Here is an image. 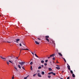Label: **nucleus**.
Returning a JSON list of instances; mask_svg holds the SVG:
<instances>
[{
    "instance_id": "47",
    "label": "nucleus",
    "mask_w": 79,
    "mask_h": 79,
    "mask_svg": "<svg viewBox=\"0 0 79 79\" xmlns=\"http://www.w3.org/2000/svg\"><path fill=\"white\" fill-rule=\"evenodd\" d=\"M62 73H64V71H62Z\"/></svg>"
},
{
    "instance_id": "18",
    "label": "nucleus",
    "mask_w": 79,
    "mask_h": 79,
    "mask_svg": "<svg viewBox=\"0 0 79 79\" xmlns=\"http://www.w3.org/2000/svg\"><path fill=\"white\" fill-rule=\"evenodd\" d=\"M35 56H36V57H37V58H39V56H37V54H35Z\"/></svg>"
},
{
    "instance_id": "17",
    "label": "nucleus",
    "mask_w": 79,
    "mask_h": 79,
    "mask_svg": "<svg viewBox=\"0 0 79 79\" xmlns=\"http://www.w3.org/2000/svg\"><path fill=\"white\" fill-rule=\"evenodd\" d=\"M9 62L10 63H12V64H13V63L11 61V60H9Z\"/></svg>"
},
{
    "instance_id": "56",
    "label": "nucleus",
    "mask_w": 79,
    "mask_h": 79,
    "mask_svg": "<svg viewBox=\"0 0 79 79\" xmlns=\"http://www.w3.org/2000/svg\"><path fill=\"white\" fill-rule=\"evenodd\" d=\"M1 79H2V78H1Z\"/></svg>"
},
{
    "instance_id": "4",
    "label": "nucleus",
    "mask_w": 79,
    "mask_h": 79,
    "mask_svg": "<svg viewBox=\"0 0 79 79\" xmlns=\"http://www.w3.org/2000/svg\"><path fill=\"white\" fill-rule=\"evenodd\" d=\"M67 68L69 70H71V68H70V66H69V64H67Z\"/></svg>"
},
{
    "instance_id": "16",
    "label": "nucleus",
    "mask_w": 79,
    "mask_h": 79,
    "mask_svg": "<svg viewBox=\"0 0 79 79\" xmlns=\"http://www.w3.org/2000/svg\"><path fill=\"white\" fill-rule=\"evenodd\" d=\"M0 57L2 59H4V60H6V58L2 57V56H0Z\"/></svg>"
},
{
    "instance_id": "20",
    "label": "nucleus",
    "mask_w": 79,
    "mask_h": 79,
    "mask_svg": "<svg viewBox=\"0 0 79 79\" xmlns=\"http://www.w3.org/2000/svg\"><path fill=\"white\" fill-rule=\"evenodd\" d=\"M28 77H29V75H28L26 77H25L24 79H27Z\"/></svg>"
},
{
    "instance_id": "43",
    "label": "nucleus",
    "mask_w": 79,
    "mask_h": 79,
    "mask_svg": "<svg viewBox=\"0 0 79 79\" xmlns=\"http://www.w3.org/2000/svg\"><path fill=\"white\" fill-rule=\"evenodd\" d=\"M12 79H15V77H12Z\"/></svg>"
},
{
    "instance_id": "51",
    "label": "nucleus",
    "mask_w": 79,
    "mask_h": 79,
    "mask_svg": "<svg viewBox=\"0 0 79 79\" xmlns=\"http://www.w3.org/2000/svg\"><path fill=\"white\" fill-rule=\"evenodd\" d=\"M38 40H40V39L39 38H38Z\"/></svg>"
},
{
    "instance_id": "50",
    "label": "nucleus",
    "mask_w": 79,
    "mask_h": 79,
    "mask_svg": "<svg viewBox=\"0 0 79 79\" xmlns=\"http://www.w3.org/2000/svg\"><path fill=\"white\" fill-rule=\"evenodd\" d=\"M42 67H44V65H41Z\"/></svg>"
},
{
    "instance_id": "53",
    "label": "nucleus",
    "mask_w": 79,
    "mask_h": 79,
    "mask_svg": "<svg viewBox=\"0 0 79 79\" xmlns=\"http://www.w3.org/2000/svg\"><path fill=\"white\" fill-rule=\"evenodd\" d=\"M1 16V15H0V16Z\"/></svg>"
},
{
    "instance_id": "55",
    "label": "nucleus",
    "mask_w": 79,
    "mask_h": 79,
    "mask_svg": "<svg viewBox=\"0 0 79 79\" xmlns=\"http://www.w3.org/2000/svg\"><path fill=\"white\" fill-rule=\"evenodd\" d=\"M34 53H35V52H34Z\"/></svg>"
},
{
    "instance_id": "34",
    "label": "nucleus",
    "mask_w": 79,
    "mask_h": 79,
    "mask_svg": "<svg viewBox=\"0 0 79 79\" xmlns=\"http://www.w3.org/2000/svg\"><path fill=\"white\" fill-rule=\"evenodd\" d=\"M53 44H54V45H55V42L54 41L53 42Z\"/></svg>"
},
{
    "instance_id": "35",
    "label": "nucleus",
    "mask_w": 79,
    "mask_h": 79,
    "mask_svg": "<svg viewBox=\"0 0 79 79\" xmlns=\"http://www.w3.org/2000/svg\"><path fill=\"white\" fill-rule=\"evenodd\" d=\"M45 62H46V63H47V62H48V60H46L45 61Z\"/></svg>"
},
{
    "instance_id": "48",
    "label": "nucleus",
    "mask_w": 79,
    "mask_h": 79,
    "mask_svg": "<svg viewBox=\"0 0 79 79\" xmlns=\"http://www.w3.org/2000/svg\"><path fill=\"white\" fill-rule=\"evenodd\" d=\"M18 57H19V56H18V57H16V58H17V59H18Z\"/></svg>"
},
{
    "instance_id": "44",
    "label": "nucleus",
    "mask_w": 79,
    "mask_h": 79,
    "mask_svg": "<svg viewBox=\"0 0 79 79\" xmlns=\"http://www.w3.org/2000/svg\"><path fill=\"white\" fill-rule=\"evenodd\" d=\"M31 53H32V55H34V53L31 52Z\"/></svg>"
},
{
    "instance_id": "38",
    "label": "nucleus",
    "mask_w": 79,
    "mask_h": 79,
    "mask_svg": "<svg viewBox=\"0 0 79 79\" xmlns=\"http://www.w3.org/2000/svg\"><path fill=\"white\" fill-rule=\"evenodd\" d=\"M15 69H16V70H17V68H16V67H15Z\"/></svg>"
},
{
    "instance_id": "49",
    "label": "nucleus",
    "mask_w": 79,
    "mask_h": 79,
    "mask_svg": "<svg viewBox=\"0 0 79 79\" xmlns=\"http://www.w3.org/2000/svg\"><path fill=\"white\" fill-rule=\"evenodd\" d=\"M57 63H59V62L57 61L56 62Z\"/></svg>"
},
{
    "instance_id": "36",
    "label": "nucleus",
    "mask_w": 79,
    "mask_h": 79,
    "mask_svg": "<svg viewBox=\"0 0 79 79\" xmlns=\"http://www.w3.org/2000/svg\"><path fill=\"white\" fill-rule=\"evenodd\" d=\"M7 42H8V43H11V42L10 41H7Z\"/></svg>"
},
{
    "instance_id": "21",
    "label": "nucleus",
    "mask_w": 79,
    "mask_h": 79,
    "mask_svg": "<svg viewBox=\"0 0 79 79\" xmlns=\"http://www.w3.org/2000/svg\"><path fill=\"white\" fill-rule=\"evenodd\" d=\"M42 74L43 75H44V74H45V73L43 71L42 72Z\"/></svg>"
},
{
    "instance_id": "26",
    "label": "nucleus",
    "mask_w": 79,
    "mask_h": 79,
    "mask_svg": "<svg viewBox=\"0 0 79 79\" xmlns=\"http://www.w3.org/2000/svg\"><path fill=\"white\" fill-rule=\"evenodd\" d=\"M70 73L71 74H73V72L72 70H70Z\"/></svg>"
},
{
    "instance_id": "19",
    "label": "nucleus",
    "mask_w": 79,
    "mask_h": 79,
    "mask_svg": "<svg viewBox=\"0 0 79 79\" xmlns=\"http://www.w3.org/2000/svg\"><path fill=\"white\" fill-rule=\"evenodd\" d=\"M18 66L19 68H20V69H21V66H20L19 65H18Z\"/></svg>"
},
{
    "instance_id": "45",
    "label": "nucleus",
    "mask_w": 79,
    "mask_h": 79,
    "mask_svg": "<svg viewBox=\"0 0 79 79\" xmlns=\"http://www.w3.org/2000/svg\"><path fill=\"white\" fill-rule=\"evenodd\" d=\"M69 77H67V79H69Z\"/></svg>"
},
{
    "instance_id": "27",
    "label": "nucleus",
    "mask_w": 79,
    "mask_h": 79,
    "mask_svg": "<svg viewBox=\"0 0 79 79\" xmlns=\"http://www.w3.org/2000/svg\"><path fill=\"white\" fill-rule=\"evenodd\" d=\"M48 78H50V77H51V76L50 75H48Z\"/></svg>"
},
{
    "instance_id": "39",
    "label": "nucleus",
    "mask_w": 79,
    "mask_h": 79,
    "mask_svg": "<svg viewBox=\"0 0 79 79\" xmlns=\"http://www.w3.org/2000/svg\"><path fill=\"white\" fill-rule=\"evenodd\" d=\"M35 76H36V74H34V75H33V76L34 77Z\"/></svg>"
},
{
    "instance_id": "5",
    "label": "nucleus",
    "mask_w": 79,
    "mask_h": 79,
    "mask_svg": "<svg viewBox=\"0 0 79 79\" xmlns=\"http://www.w3.org/2000/svg\"><path fill=\"white\" fill-rule=\"evenodd\" d=\"M55 54H52L51 55H50V57H54V56H55Z\"/></svg>"
},
{
    "instance_id": "54",
    "label": "nucleus",
    "mask_w": 79,
    "mask_h": 79,
    "mask_svg": "<svg viewBox=\"0 0 79 79\" xmlns=\"http://www.w3.org/2000/svg\"><path fill=\"white\" fill-rule=\"evenodd\" d=\"M9 60H11V59H9Z\"/></svg>"
},
{
    "instance_id": "41",
    "label": "nucleus",
    "mask_w": 79,
    "mask_h": 79,
    "mask_svg": "<svg viewBox=\"0 0 79 79\" xmlns=\"http://www.w3.org/2000/svg\"><path fill=\"white\" fill-rule=\"evenodd\" d=\"M51 58V57H50V56H49V57H48V59H49V58Z\"/></svg>"
},
{
    "instance_id": "42",
    "label": "nucleus",
    "mask_w": 79,
    "mask_h": 79,
    "mask_svg": "<svg viewBox=\"0 0 79 79\" xmlns=\"http://www.w3.org/2000/svg\"><path fill=\"white\" fill-rule=\"evenodd\" d=\"M56 66H57L58 67H60V66L58 65H56Z\"/></svg>"
},
{
    "instance_id": "15",
    "label": "nucleus",
    "mask_w": 79,
    "mask_h": 79,
    "mask_svg": "<svg viewBox=\"0 0 79 79\" xmlns=\"http://www.w3.org/2000/svg\"><path fill=\"white\" fill-rule=\"evenodd\" d=\"M3 40L4 42H6V41L5 40V39H3Z\"/></svg>"
},
{
    "instance_id": "46",
    "label": "nucleus",
    "mask_w": 79,
    "mask_h": 79,
    "mask_svg": "<svg viewBox=\"0 0 79 79\" xmlns=\"http://www.w3.org/2000/svg\"><path fill=\"white\" fill-rule=\"evenodd\" d=\"M40 71H39V70H38L37 71V73H39V72Z\"/></svg>"
},
{
    "instance_id": "52",
    "label": "nucleus",
    "mask_w": 79,
    "mask_h": 79,
    "mask_svg": "<svg viewBox=\"0 0 79 79\" xmlns=\"http://www.w3.org/2000/svg\"><path fill=\"white\" fill-rule=\"evenodd\" d=\"M16 61H17L16 60L15 61V62H16Z\"/></svg>"
},
{
    "instance_id": "24",
    "label": "nucleus",
    "mask_w": 79,
    "mask_h": 79,
    "mask_svg": "<svg viewBox=\"0 0 79 79\" xmlns=\"http://www.w3.org/2000/svg\"><path fill=\"white\" fill-rule=\"evenodd\" d=\"M41 68H42V67L41 66H39L38 68V69H41Z\"/></svg>"
},
{
    "instance_id": "13",
    "label": "nucleus",
    "mask_w": 79,
    "mask_h": 79,
    "mask_svg": "<svg viewBox=\"0 0 79 79\" xmlns=\"http://www.w3.org/2000/svg\"><path fill=\"white\" fill-rule=\"evenodd\" d=\"M53 73V72H51L50 73H48V75H50V74H51Z\"/></svg>"
},
{
    "instance_id": "37",
    "label": "nucleus",
    "mask_w": 79,
    "mask_h": 79,
    "mask_svg": "<svg viewBox=\"0 0 79 79\" xmlns=\"http://www.w3.org/2000/svg\"><path fill=\"white\" fill-rule=\"evenodd\" d=\"M55 57H53L52 58V59L53 60H55Z\"/></svg>"
},
{
    "instance_id": "30",
    "label": "nucleus",
    "mask_w": 79,
    "mask_h": 79,
    "mask_svg": "<svg viewBox=\"0 0 79 79\" xmlns=\"http://www.w3.org/2000/svg\"><path fill=\"white\" fill-rule=\"evenodd\" d=\"M44 65L45 66H47V63H44Z\"/></svg>"
},
{
    "instance_id": "11",
    "label": "nucleus",
    "mask_w": 79,
    "mask_h": 79,
    "mask_svg": "<svg viewBox=\"0 0 79 79\" xmlns=\"http://www.w3.org/2000/svg\"><path fill=\"white\" fill-rule=\"evenodd\" d=\"M56 68L57 69H60V67H56Z\"/></svg>"
},
{
    "instance_id": "23",
    "label": "nucleus",
    "mask_w": 79,
    "mask_h": 79,
    "mask_svg": "<svg viewBox=\"0 0 79 79\" xmlns=\"http://www.w3.org/2000/svg\"><path fill=\"white\" fill-rule=\"evenodd\" d=\"M44 60H42L41 61V63H44Z\"/></svg>"
},
{
    "instance_id": "6",
    "label": "nucleus",
    "mask_w": 79,
    "mask_h": 79,
    "mask_svg": "<svg viewBox=\"0 0 79 79\" xmlns=\"http://www.w3.org/2000/svg\"><path fill=\"white\" fill-rule=\"evenodd\" d=\"M58 54H59V56H63L62 54H61V53L60 52L58 53Z\"/></svg>"
},
{
    "instance_id": "12",
    "label": "nucleus",
    "mask_w": 79,
    "mask_h": 79,
    "mask_svg": "<svg viewBox=\"0 0 79 79\" xmlns=\"http://www.w3.org/2000/svg\"><path fill=\"white\" fill-rule=\"evenodd\" d=\"M72 76L73 77H76V76H75V75L74 73H73L72 74Z\"/></svg>"
},
{
    "instance_id": "33",
    "label": "nucleus",
    "mask_w": 79,
    "mask_h": 79,
    "mask_svg": "<svg viewBox=\"0 0 79 79\" xmlns=\"http://www.w3.org/2000/svg\"><path fill=\"white\" fill-rule=\"evenodd\" d=\"M22 68H23V69L25 70V69H24V68L23 66H21Z\"/></svg>"
},
{
    "instance_id": "1",
    "label": "nucleus",
    "mask_w": 79,
    "mask_h": 79,
    "mask_svg": "<svg viewBox=\"0 0 79 79\" xmlns=\"http://www.w3.org/2000/svg\"><path fill=\"white\" fill-rule=\"evenodd\" d=\"M25 63V62H19V64H20L21 65V66H23V64H24Z\"/></svg>"
},
{
    "instance_id": "2",
    "label": "nucleus",
    "mask_w": 79,
    "mask_h": 79,
    "mask_svg": "<svg viewBox=\"0 0 79 79\" xmlns=\"http://www.w3.org/2000/svg\"><path fill=\"white\" fill-rule=\"evenodd\" d=\"M16 41H14V42H16V43H18V42L20 40V39H17L15 40Z\"/></svg>"
},
{
    "instance_id": "28",
    "label": "nucleus",
    "mask_w": 79,
    "mask_h": 79,
    "mask_svg": "<svg viewBox=\"0 0 79 79\" xmlns=\"http://www.w3.org/2000/svg\"><path fill=\"white\" fill-rule=\"evenodd\" d=\"M63 59L64 61H65V62H66V60L65 59H64V58H63Z\"/></svg>"
},
{
    "instance_id": "9",
    "label": "nucleus",
    "mask_w": 79,
    "mask_h": 79,
    "mask_svg": "<svg viewBox=\"0 0 79 79\" xmlns=\"http://www.w3.org/2000/svg\"><path fill=\"white\" fill-rule=\"evenodd\" d=\"M21 50H29V49L27 48L26 49H21Z\"/></svg>"
},
{
    "instance_id": "3",
    "label": "nucleus",
    "mask_w": 79,
    "mask_h": 79,
    "mask_svg": "<svg viewBox=\"0 0 79 79\" xmlns=\"http://www.w3.org/2000/svg\"><path fill=\"white\" fill-rule=\"evenodd\" d=\"M21 44H22L23 45H25V44H24V42L22 41V42H21V43H20L19 44V45L20 46H22V45H21Z\"/></svg>"
},
{
    "instance_id": "25",
    "label": "nucleus",
    "mask_w": 79,
    "mask_h": 79,
    "mask_svg": "<svg viewBox=\"0 0 79 79\" xmlns=\"http://www.w3.org/2000/svg\"><path fill=\"white\" fill-rule=\"evenodd\" d=\"M53 75H54V76H55L56 75V74L55 73H53V72H52V73Z\"/></svg>"
},
{
    "instance_id": "14",
    "label": "nucleus",
    "mask_w": 79,
    "mask_h": 79,
    "mask_svg": "<svg viewBox=\"0 0 79 79\" xmlns=\"http://www.w3.org/2000/svg\"><path fill=\"white\" fill-rule=\"evenodd\" d=\"M46 39H48V38H49V36H45Z\"/></svg>"
},
{
    "instance_id": "8",
    "label": "nucleus",
    "mask_w": 79,
    "mask_h": 79,
    "mask_svg": "<svg viewBox=\"0 0 79 79\" xmlns=\"http://www.w3.org/2000/svg\"><path fill=\"white\" fill-rule=\"evenodd\" d=\"M35 43L36 44H37V45H39V43L37 41H35Z\"/></svg>"
},
{
    "instance_id": "32",
    "label": "nucleus",
    "mask_w": 79,
    "mask_h": 79,
    "mask_svg": "<svg viewBox=\"0 0 79 79\" xmlns=\"http://www.w3.org/2000/svg\"><path fill=\"white\" fill-rule=\"evenodd\" d=\"M7 63L8 65H9L10 63H9V62L7 61Z\"/></svg>"
},
{
    "instance_id": "29",
    "label": "nucleus",
    "mask_w": 79,
    "mask_h": 79,
    "mask_svg": "<svg viewBox=\"0 0 79 79\" xmlns=\"http://www.w3.org/2000/svg\"><path fill=\"white\" fill-rule=\"evenodd\" d=\"M33 64V62H31L30 63V64Z\"/></svg>"
},
{
    "instance_id": "31",
    "label": "nucleus",
    "mask_w": 79,
    "mask_h": 79,
    "mask_svg": "<svg viewBox=\"0 0 79 79\" xmlns=\"http://www.w3.org/2000/svg\"><path fill=\"white\" fill-rule=\"evenodd\" d=\"M31 70H32V66H31Z\"/></svg>"
},
{
    "instance_id": "10",
    "label": "nucleus",
    "mask_w": 79,
    "mask_h": 79,
    "mask_svg": "<svg viewBox=\"0 0 79 79\" xmlns=\"http://www.w3.org/2000/svg\"><path fill=\"white\" fill-rule=\"evenodd\" d=\"M46 40L48 41V42H50V41H49V40L48 39V38H46Z\"/></svg>"
},
{
    "instance_id": "7",
    "label": "nucleus",
    "mask_w": 79,
    "mask_h": 79,
    "mask_svg": "<svg viewBox=\"0 0 79 79\" xmlns=\"http://www.w3.org/2000/svg\"><path fill=\"white\" fill-rule=\"evenodd\" d=\"M38 75L40 77H42V76L40 75V73H38Z\"/></svg>"
},
{
    "instance_id": "22",
    "label": "nucleus",
    "mask_w": 79,
    "mask_h": 79,
    "mask_svg": "<svg viewBox=\"0 0 79 79\" xmlns=\"http://www.w3.org/2000/svg\"><path fill=\"white\" fill-rule=\"evenodd\" d=\"M48 69H49V71H52V68H49Z\"/></svg>"
},
{
    "instance_id": "40",
    "label": "nucleus",
    "mask_w": 79,
    "mask_h": 79,
    "mask_svg": "<svg viewBox=\"0 0 79 79\" xmlns=\"http://www.w3.org/2000/svg\"><path fill=\"white\" fill-rule=\"evenodd\" d=\"M21 50L20 51V53H21V52L22 51V50H21V49H20Z\"/></svg>"
}]
</instances>
